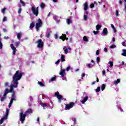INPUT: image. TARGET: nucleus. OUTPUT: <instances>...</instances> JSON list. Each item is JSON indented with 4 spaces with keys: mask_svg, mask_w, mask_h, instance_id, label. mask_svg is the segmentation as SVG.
I'll use <instances>...</instances> for the list:
<instances>
[{
    "mask_svg": "<svg viewBox=\"0 0 126 126\" xmlns=\"http://www.w3.org/2000/svg\"><path fill=\"white\" fill-rule=\"evenodd\" d=\"M122 65H124V64H125V62L122 61Z\"/></svg>",
    "mask_w": 126,
    "mask_h": 126,
    "instance_id": "338daca9",
    "label": "nucleus"
},
{
    "mask_svg": "<svg viewBox=\"0 0 126 126\" xmlns=\"http://www.w3.org/2000/svg\"><path fill=\"white\" fill-rule=\"evenodd\" d=\"M60 39H61L63 41H64V40L66 39V35L63 34L60 37Z\"/></svg>",
    "mask_w": 126,
    "mask_h": 126,
    "instance_id": "4468645a",
    "label": "nucleus"
},
{
    "mask_svg": "<svg viewBox=\"0 0 126 126\" xmlns=\"http://www.w3.org/2000/svg\"><path fill=\"white\" fill-rule=\"evenodd\" d=\"M102 32H108V29L107 28H105L103 29Z\"/></svg>",
    "mask_w": 126,
    "mask_h": 126,
    "instance_id": "58836bf2",
    "label": "nucleus"
},
{
    "mask_svg": "<svg viewBox=\"0 0 126 126\" xmlns=\"http://www.w3.org/2000/svg\"><path fill=\"white\" fill-rule=\"evenodd\" d=\"M5 86L6 87L8 86V83H7V82L5 83Z\"/></svg>",
    "mask_w": 126,
    "mask_h": 126,
    "instance_id": "6e6d98bb",
    "label": "nucleus"
},
{
    "mask_svg": "<svg viewBox=\"0 0 126 126\" xmlns=\"http://www.w3.org/2000/svg\"><path fill=\"white\" fill-rule=\"evenodd\" d=\"M112 41H113V42H115V41H116V40L115 39V38H114V37H113V38H112Z\"/></svg>",
    "mask_w": 126,
    "mask_h": 126,
    "instance_id": "0e129e2a",
    "label": "nucleus"
},
{
    "mask_svg": "<svg viewBox=\"0 0 126 126\" xmlns=\"http://www.w3.org/2000/svg\"><path fill=\"white\" fill-rule=\"evenodd\" d=\"M116 47H117V46H116V45L113 44L110 46V49H115V48H116Z\"/></svg>",
    "mask_w": 126,
    "mask_h": 126,
    "instance_id": "2f4dec72",
    "label": "nucleus"
},
{
    "mask_svg": "<svg viewBox=\"0 0 126 126\" xmlns=\"http://www.w3.org/2000/svg\"><path fill=\"white\" fill-rule=\"evenodd\" d=\"M36 43L37 44V48H39V49L43 48V46H44V42L42 41L41 39H38L36 41Z\"/></svg>",
    "mask_w": 126,
    "mask_h": 126,
    "instance_id": "39448f33",
    "label": "nucleus"
},
{
    "mask_svg": "<svg viewBox=\"0 0 126 126\" xmlns=\"http://www.w3.org/2000/svg\"><path fill=\"white\" fill-rule=\"evenodd\" d=\"M23 74V73L19 70L16 72L14 76L13 77V80L10 85V90H9L10 93L13 92L14 88H17V86H18V80H20L21 77H22Z\"/></svg>",
    "mask_w": 126,
    "mask_h": 126,
    "instance_id": "f257e3e1",
    "label": "nucleus"
},
{
    "mask_svg": "<svg viewBox=\"0 0 126 126\" xmlns=\"http://www.w3.org/2000/svg\"><path fill=\"white\" fill-rule=\"evenodd\" d=\"M122 45L123 46H124V47H126V42H122Z\"/></svg>",
    "mask_w": 126,
    "mask_h": 126,
    "instance_id": "13d9d810",
    "label": "nucleus"
},
{
    "mask_svg": "<svg viewBox=\"0 0 126 126\" xmlns=\"http://www.w3.org/2000/svg\"><path fill=\"white\" fill-rule=\"evenodd\" d=\"M50 33H48V34L46 35V37H47V38H50Z\"/></svg>",
    "mask_w": 126,
    "mask_h": 126,
    "instance_id": "864d4df0",
    "label": "nucleus"
},
{
    "mask_svg": "<svg viewBox=\"0 0 126 126\" xmlns=\"http://www.w3.org/2000/svg\"><path fill=\"white\" fill-rule=\"evenodd\" d=\"M107 34H108V32H103L101 34V35H102V36H106V35H107Z\"/></svg>",
    "mask_w": 126,
    "mask_h": 126,
    "instance_id": "c9c22d12",
    "label": "nucleus"
},
{
    "mask_svg": "<svg viewBox=\"0 0 126 126\" xmlns=\"http://www.w3.org/2000/svg\"><path fill=\"white\" fill-rule=\"evenodd\" d=\"M96 63H100V58L99 57L96 58Z\"/></svg>",
    "mask_w": 126,
    "mask_h": 126,
    "instance_id": "a19ab883",
    "label": "nucleus"
},
{
    "mask_svg": "<svg viewBox=\"0 0 126 126\" xmlns=\"http://www.w3.org/2000/svg\"><path fill=\"white\" fill-rule=\"evenodd\" d=\"M74 106V103L70 102L69 104H67L65 106L66 110H69L71 109Z\"/></svg>",
    "mask_w": 126,
    "mask_h": 126,
    "instance_id": "9b49d317",
    "label": "nucleus"
},
{
    "mask_svg": "<svg viewBox=\"0 0 126 126\" xmlns=\"http://www.w3.org/2000/svg\"><path fill=\"white\" fill-rule=\"evenodd\" d=\"M111 28L113 30L114 32H117V30H116V28H115V26L114 25L111 24Z\"/></svg>",
    "mask_w": 126,
    "mask_h": 126,
    "instance_id": "5701e85b",
    "label": "nucleus"
},
{
    "mask_svg": "<svg viewBox=\"0 0 126 126\" xmlns=\"http://www.w3.org/2000/svg\"><path fill=\"white\" fill-rule=\"evenodd\" d=\"M33 27H35V22L33 21L30 24V29H32V28H33Z\"/></svg>",
    "mask_w": 126,
    "mask_h": 126,
    "instance_id": "dca6fc26",
    "label": "nucleus"
},
{
    "mask_svg": "<svg viewBox=\"0 0 126 126\" xmlns=\"http://www.w3.org/2000/svg\"><path fill=\"white\" fill-rule=\"evenodd\" d=\"M66 23H67V24L69 25V24L71 23V20H70V19H67Z\"/></svg>",
    "mask_w": 126,
    "mask_h": 126,
    "instance_id": "c85d7f7f",
    "label": "nucleus"
},
{
    "mask_svg": "<svg viewBox=\"0 0 126 126\" xmlns=\"http://www.w3.org/2000/svg\"><path fill=\"white\" fill-rule=\"evenodd\" d=\"M3 31L4 32H6V29H3Z\"/></svg>",
    "mask_w": 126,
    "mask_h": 126,
    "instance_id": "774afa93",
    "label": "nucleus"
},
{
    "mask_svg": "<svg viewBox=\"0 0 126 126\" xmlns=\"http://www.w3.org/2000/svg\"><path fill=\"white\" fill-rule=\"evenodd\" d=\"M26 113H27V114H32V111L31 109H29L26 111Z\"/></svg>",
    "mask_w": 126,
    "mask_h": 126,
    "instance_id": "7c9ffc66",
    "label": "nucleus"
},
{
    "mask_svg": "<svg viewBox=\"0 0 126 126\" xmlns=\"http://www.w3.org/2000/svg\"><path fill=\"white\" fill-rule=\"evenodd\" d=\"M101 27H102V25H97L96 26V31H94L93 32H99V31H98V30H100V28H101Z\"/></svg>",
    "mask_w": 126,
    "mask_h": 126,
    "instance_id": "ddd939ff",
    "label": "nucleus"
},
{
    "mask_svg": "<svg viewBox=\"0 0 126 126\" xmlns=\"http://www.w3.org/2000/svg\"><path fill=\"white\" fill-rule=\"evenodd\" d=\"M60 62H61V61L60 60H58L56 63L55 64H59V63H60Z\"/></svg>",
    "mask_w": 126,
    "mask_h": 126,
    "instance_id": "a18cd8bd",
    "label": "nucleus"
},
{
    "mask_svg": "<svg viewBox=\"0 0 126 126\" xmlns=\"http://www.w3.org/2000/svg\"><path fill=\"white\" fill-rule=\"evenodd\" d=\"M5 10H6V8L4 7L2 10H1V12H2L3 14H4V13H5Z\"/></svg>",
    "mask_w": 126,
    "mask_h": 126,
    "instance_id": "473e14b6",
    "label": "nucleus"
},
{
    "mask_svg": "<svg viewBox=\"0 0 126 126\" xmlns=\"http://www.w3.org/2000/svg\"><path fill=\"white\" fill-rule=\"evenodd\" d=\"M84 9L85 11H86V10H87L88 9V3H87V2H86L84 4Z\"/></svg>",
    "mask_w": 126,
    "mask_h": 126,
    "instance_id": "2eb2a0df",
    "label": "nucleus"
},
{
    "mask_svg": "<svg viewBox=\"0 0 126 126\" xmlns=\"http://www.w3.org/2000/svg\"><path fill=\"white\" fill-rule=\"evenodd\" d=\"M121 80H120V79H118L117 80H115L114 81V84L115 85H117V84H118V83H120Z\"/></svg>",
    "mask_w": 126,
    "mask_h": 126,
    "instance_id": "4be33fe9",
    "label": "nucleus"
},
{
    "mask_svg": "<svg viewBox=\"0 0 126 126\" xmlns=\"http://www.w3.org/2000/svg\"><path fill=\"white\" fill-rule=\"evenodd\" d=\"M69 69H70V66H68V67H67L66 68V70L67 71H68L69 70Z\"/></svg>",
    "mask_w": 126,
    "mask_h": 126,
    "instance_id": "3c124183",
    "label": "nucleus"
},
{
    "mask_svg": "<svg viewBox=\"0 0 126 126\" xmlns=\"http://www.w3.org/2000/svg\"><path fill=\"white\" fill-rule=\"evenodd\" d=\"M59 74L61 76V77L62 78L63 80H66V77H64V75H65V71L64 69H61V71Z\"/></svg>",
    "mask_w": 126,
    "mask_h": 126,
    "instance_id": "423d86ee",
    "label": "nucleus"
},
{
    "mask_svg": "<svg viewBox=\"0 0 126 126\" xmlns=\"http://www.w3.org/2000/svg\"><path fill=\"white\" fill-rule=\"evenodd\" d=\"M21 36H22V33L21 32L18 33L17 34V39H18V40H20L21 38Z\"/></svg>",
    "mask_w": 126,
    "mask_h": 126,
    "instance_id": "6ab92c4d",
    "label": "nucleus"
},
{
    "mask_svg": "<svg viewBox=\"0 0 126 126\" xmlns=\"http://www.w3.org/2000/svg\"><path fill=\"white\" fill-rule=\"evenodd\" d=\"M6 19H7L6 17H4V18L2 19L3 22H5V21H6Z\"/></svg>",
    "mask_w": 126,
    "mask_h": 126,
    "instance_id": "ea45409f",
    "label": "nucleus"
},
{
    "mask_svg": "<svg viewBox=\"0 0 126 126\" xmlns=\"http://www.w3.org/2000/svg\"><path fill=\"white\" fill-rule=\"evenodd\" d=\"M13 94L12 95L11 99L8 105L9 108H10L11 107V105H12V103H13V101H15V96L14 95V92H13Z\"/></svg>",
    "mask_w": 126,
    "mask_h": 126,
    "instance_id": "9d476101",
    "label": "nucleus"
},
{
    "mask_svg": "<svg viewBox=\"0 0 126 126\" xmlns=\"http://www.w3.org/2000/svg\"><path fill=\"white\" fill-rule=\"evenodd\" d=\"M19 117L21 124H23V123H24V121H25V118H26V114L25 113H23V110H22V109L20 110Z\"/></svg>",
    "mask_w": 126,
    "mask_h": 126,
    "instance_id": "f03ea898",
    "label": "nucleus"
},
{
    "mask_svg": "<svg viewBox=\"0 0 126 126\" xmlns=\"http://www.w3.org/2000/svg\"><path fill=\"white\" fill-rule=\"evenodd\" d=\"M100 89H101V88L100 87H97L96 90V92H99Z\"/></svg>",
    "mask_w": 126,
    "mask_h": 126,
    "instance_id": "e433bc0d",
    "label": "nucleus"
},
{
    "mask_svg": "<svg viewBox=\"0 0 126 126\" xmlns=\"http://www.w3.org/2000/svg\"><path fill=\"white\" fill-rule=\"evenodd\" d=\"M61 62H65V59H64V55H62L61 56Z\"/></svg>",
    "mask_w": 126,
    "mask_h": 126,
    "instance_id": "c756f323",
    "label": "nucleus"
},
{
    "mask_svg": "<svg viewBox=\"0 0 126 126\" xmlns=\"http://www.w3.org/2000/svg\"><path fill=\"white\" fill-rule=\"evenodd\" d=\"M86 66H87V67H88V68H91V67H92L91 64H89V63L86 64Z\"/></svg>",
    "mask_w": 126,
    "mask_h": 126,
    "instance_id": "f704fd0d",
    "label": "nucleus"
},
{
    "mask_svg": "<svg viewBox=\"0 0 126 126\" xmlns=\"http://www.w3.org/2000/svg\"><path fill=\"white\" fill-rule=\"evenodd\" d=\"M95 4H97V2L94 1V3H91L90 4V8H93L94 7V6H95V5H94Z\"/></svg>",
    "mask_w": 126,
    "mask_h": 126,
    "instance_id": "aec40b11",
    "label": "nucleus"
},
{
    "mask_svg": "<svg viewBox=\"0 0 126 126\" xmlns=\"http://www.w3.org/2000/svg\"><path fill=\"white\" fill-rule=\"evenodd\" d=\"M45 6L46 5H45V3H44L43 2L41 3L40 7H41V8H45Z\"/></svg>",
    "mask_w": 126,
    "mask_h": 126,
    "instance_id": "bb28decb",
    "label": "nucleus"
},
{
    "mask_svg": "<svg viewBox=\"0 0 126 126\" xmlns=\"http://www.w3.org/2000/svg\"><path fill=\"white\" fill-rule=\"evenodd\" d=\"M94 35H97V34H98V32H94Z\"/></svg>",
    "mask_w": 126,
    "mask_h": 126,
    "instance_id": "69168bd1",
    "label": "nucleus"
},
{
    "mask_svg": "<svg viewBox=\"0 0 126 126\" xmlns=\"http://www.w3.org/2000/svg\"><path fill=\"white\" fill-rule=\"evenodd\" d=\"M41 106L42 107H47V104L46 103H41Z\"/></svg>",
    "mask_w": 126,
    "mask_h": 126,
    "instance_id": "37998d69",
    "label": "nucleus"
},
{
    "mask_svg": "<svg viewBox=\"0 0 126 126\" xmlns=\"http://www.w3.org/2000/svg\"><path fill=\"white\" fill-rule=\"evenodd\" d=\"M116 16H119V11H118V10L116 11Z\"/></svg>",
    "mask_w": 126,
    "mask_h": 126,
    "instance_id": "603ef678",
    "label": "nucleus"
},
{
    "mask_svg": "<svg viewBox=\"0 0 126 126\" xmlns=\"http://www.w3.org/2000/svg\"><path fill=\"white\" fill-rule=\"evenodd\" d=\"M104 52H105V53H107V52H108V48H105L104 49Z\"/></svg>",
    "mask_w": 126,
    "mask_h": 126,
    "instance_id": "09e8293b",
    "label": "nucleus"
},
{
    "mask_svg": "<svg viewBox=\"0 0 126 126\" xmlns=\"http://www.w3.org/2000/svg\"><path fill=\"white\" fill-rule=\"evenodd\" d=\"M57 78L56 77H54L53 78H51V81H54Z\"/></svg>",
    "mask_w": 126,
    "mask_h": 126,
    "instance_id": "79ce46f5",
    "label": "nucleus"
},
{
    "mask_svg": "<svg viewBox=\"0 0 126 126\" xmlns=\"http://www.w3.org/2000/svg\"><path fill=\"white\" fill-rule=\"evenodd\" d=\"M20 3H22L23 6H25V5H26V3H25L22 0H20Z\"/></svg>",
    "mask_w": 126,
    "mask_h": 126,
    "instance_id": "393cba45",
    "label": "nucleus"
},
{
    "mask_svg": "<svg viewBox=\"0 0 126 126\" xmlns=\"http://www.w3.org/2000/svg\"><path fill=\"white\" fill-rule=\"evenodd\" d=\"M8 93H9V90L8 89H5L4 94H3V97H2L0 99L1 102H2V101H4V99L6 98V95L8 94Z\"/></svg>",
    "mask_w": 126,
    "mask_h": 126,
    "instance_id": "6e6552de",
    "label": "nucleus"
},
{
    "mask_svg": "<svg viewBox=\"0 0 126 126\" xmlns=\"http://www.w3.org/2000/svg\"><path fill=\"white\" fill-rule=\"evenodd\" d=\"M123 52L124 53L122 54V55L126 57V50L123 49Z\"/></svg>",
    "mask_w": 126,
    "mask_h": 126,
    "instance_id": "a878e982",
    "label": "nucleus"
},
{
    "mask_svg": "<svg viewBox=\"0 0 126 126\" xmlns=\"http://www.w3.org/2000/svg\"><path fill=\"white\" fill-rule=\"evenodd\" d=\"M38 84H39L40 86H41V87H44V86H45V85H44L42 82H38Z\"/></svg>",
    "mask_w": 126,
    "mask_h": 126,
    "instance_id": "cd10ccee",
    "label": "nucleus"
},
{
    "mask_svg": "<svg viewBox=\"0 0 126 126\" xmlns=\"http://www.w3.org/2000/svg\"><path fill=\"white\" fill-rule=\"evenodd\" d=\"M55 39H58L59 38V35H58V34H55Z\"/></svg>",
    "mask_w": 126,
    "mask_h": 126,
    "instance_id": "8fccbe9b",
    "label": "nucleus"
},
{
    "mask_svg": "<svg viewBox=\"0 0 126 126\" xmlns=\"http://www.w3.org/2000/svg\"><path fill=\"white\" fill-rule=\"evenodd\" d=\"M10 47L13 50V55H15V53L16 52V48L13 46V44H11Z\"/></svg>",
    "mask_w": 126,
    "mask_h": 126,
    "instance_id": "f8f14e48",
    "label": "nucleus"
},
{
    "mask_svg": "<svg viewBox=\"0 0 126 126\" xmlns=\"http://www.w3.org/2000/svg\"><path fill=\"white\" fill-rule=\"evenodd\" d=\"M109 64H110V67H112V66H114V63L112 61H109Z\"/></svg>",
    "mask_w": 126,
    "mask_h": 126,
    "instance_id": "b1692460",
    "label": "nucleus"
},
{
    "mask_svg": "<svg viewBox=\"0 0 126 126\" xmlns=\"http://www.w3.org/2000/svg\"><path fill=\"white\" fill-rule=\"evenodd\" d=\"M119 3L121 4V5H122L123 4V1H122V0H119Z\"/></svg>",
    "mask_w": 126,
    "mask_h": 126,
    "instance_id": "4d7b16f0",
    "label": "nucleus"
},
{
    "mask_svg": "<svg viewBox=\"0 0 126 126\" xmlns=\"http://www.w3.org/2000/svg\"><path fill=\"white\" fill-rule=\"evenodd\" d=\"M87 18H88V16L87 15H84V20H87Z\"/></svg>",
    "mask_w": 126,
    "mask_h": 126,
    "instance_id": "4c0bfd02",
    "label": "nucleus"
},
{
    "mask_svg": "<svg viewBox=\"0 0 126 126\" xmlns=\"http://www.w3.org/2000/svg\"><path fill=\"white\" fill-rule=\"evenodd\" d=\"M9 112V110L8 109H6V115L4 117L2 118L0 120V125H1L3 122H4V120H7V117L8 116V113Z\"/></svg>",
    "mask_w": 126,
    "mask_h": 126,
    "instance_id": "0eeeda50",
    "label": "nucleus"
},
{
    "mask_svg": "<svg viewBox=\"0 0 126 126\" xmlns=\"http://www.w3.org/2000/svg\"><path fill=\"white\" fill-rule=\"evenodd\" d=\"M31 10L33 14H34L36 16H38V14H39V7H37L35 9L34 6H32L31 8Z\"/></svg>",
    "mask_w": 126,
    "mask_h": 126,
    "instance_id": "20e7f679",
    "label": "nucleus"
},
{
    "mask_svg": "<svg viewBox=\"0 0 126 126\" xmlns=\"http://www.w3.org/2000/svg\"><path fill=\"white\" fill-rule=\"evenodd\" d=\"M50 15H51V12H50L47 15V17H49V16H50Z\"/></svg>",
    "mask_w": 126,
    "mask_h": 126,
    "instance_id": "680f3d73",
    "label": "nucleus"
},
{
    "mask_svg": "<svg viewBox=\"0 0 126 126\" xmlns=\"http://www.w3.org/2000/svg\"><path fill=\"white\" fill-rule=\"evenodd\" d=\"M53 1H54V2H58V0H53Z\"/></svg>",
    "mask_w": 126,
    "mask_h": 126,
    "instance_id": "e2e57ef3",
    "label": "nucleus"
},
{
    "mask_svg": "<svg viewBox=\"0 0 126 126\" xmlns=\"http://www.w3.org/2000/svg\"><path fill=\"white\" fill-rule=\"evenodd\" d=\"M87 100H88V96H86L84 98L83 100L81 101V103L84 104Z\"/></svg>",
    "mask_w": 126,
    "mask_h": 126,
    "instance_id": "a211bd4d",
    "label": "nucleus"
},
{
    "mask_svg": "<svg viewBox=\"0 0 126 126\" xmlns=\"http://www.w3.org/2000/svg\"><path fill=\"white\" fill-rule=\"evenodd\" d=\"M99 53H100V51H99V50H97L96 52V55H99Z\"/></svg>",
    "mask_w": 126,
    "mask_h": 126,
    "instance_id": "5fc2aeb1",
    "label": "nucleus"
},
{
    "mask_svg": "<svg viewBox=\"0 0 126 126\" xmlns=\"http://www.w3.org/2000/svg\"><path fill=\"white\" fill-rule=\"evenodd\" d=\"M4 39H9V37L8 36H4Z\"/></svg>",
    "mask_w": 126,
    "mask_h": 126,
    "instance_id": "bf43d9fd",
    "label": "nucleus"
},
{
    "mask_svg": "<svg viewBox=\"0 0 126 126\" xmlns=\"http://www.w3.org/2000/svg\"><path fill=\"white\" fill-rule=\"evenodd\" d=\"M84 76H85V74L83 73L82 74V78H83V77H84Z\"/></svg>",
    "mask_w": 126,
    "mask_h": 126,
    "instance_id": "052dcab7",
    "label": "nucleus"
},
{
    "mask_svg": "<svg viewBox=\"0 0 126 126\" xmlns=\"http://www.w3.org/2000/svg\"><path fill=\"white\" fill-rule=\"evenodd\" d=\"M102 75H105V74H106V71H102Z\"/></svg>",
    "mask_w": 126,
    "mask_h": 126,
    "instance_id": "de8ad7c7",
    "label": "nucleus"
},
{
    "mask_svg": "<svg viewBox=\"0 0 126 126\" xmlns=\"http://www.w3.org/2000/svg\"><path fill=\"white\" fill-rule=\"evenodd\" d=\"M55 96H57V98L58 99V101L59 103H61L62 99H63V96L60 94V93L56 92L55 93Z\"/></svg>",
    "mask_w": 126,
    "mask_h": 126,
    "instance_id": "1a4fd4ad",
    "label": "nucleus"
},
{
    "mask_svg": "<svg viewBox=\"0 0 126 126\" xmlns=\"http://www.w3.org/2000/svg\"><path fill=\"white\" fill-rule=\"evenodd\" d=\"M43 26V21L41 19L39 18L37 19V23L35 24V28L36 31H39L40 30V28Z\"/></svg>",
    "mask_w": 126,
    "mask_h": 126,
    "instance_id": "7ed1b4c3",
    "label": "nucleus"
},
{
    "mask_svg": "<svg viewBox=\"0 0 126 126\" xmlns=\"http://www.w3.org/2000/svg\"><path fill=\"white\" fill-rule=\"evenodd\" d=\"M102 91H104L105 90V88H106V85L103 84L101 86Z\"/></svg>",
    "mask_w": 126,
    "mask_h": 126,
    "instance_id": "412c9836",
    "label": "nucleus"
},
{
    "mask_svg": "<svg viewBox=\"0 0 126 126\" xmlns=\"http://www.w3.org/2000/svg\"><path fill=\"white\" fill-rule=\"evenodd\" d=\"M83 40L85 41V42H88V38L86 36H84Z\"/></svg>",
    "mask_w": 126,
    "mask_h": 126,
    "instance_id": "72a5a7b5",
    "label": "nucleus"
},
{
    "mask_svg": "<svg viewBox=\"0 0 126 126\" xmlns=\"http://www.w3.org/2000/svg\"><path fill=\"white\" fill-rule=\"evenodd\" d=\"M63 50L64 52V54H66L68 53V49H67V48H66V46H64L63 48Z\"/></svg>",
    "mask_w": 126,
    "mask_h": 126,
    "instance_id": "f3484780",
    "label": "nucleus"
},
{
    "mask_svg": "<svg viewBox=\"0 0 126 126\" xmlns=\"http://www.w3.org/2000/svg\"><path fill=\"white\" fill-rule=\"evenodd\" d=\"M15 45L16 46V47H17L19 45V42L15 43Z\"/></svg>",
    "mask_w": 126,
    "mask_h": 126,
    "instance_id": "49530a36",
    "label": "nucleus"
},
{
    "mask_svg": "<svg viewBox=\"0 0 126 126\" xmlns=\"http://www.w3.org/2000/svg\"><path fill=\"white\" fill-rule=\"evenodd\" d=\"M22 11V9H21V8H19V10H18V13L19 14H20L21 13V11Z\"/></svg>",
    "mask_w": 126,
    "mask_h": 126,
    "instance_id": "c03bdc74",
    "label": "nucleus"
}]
</instances>
